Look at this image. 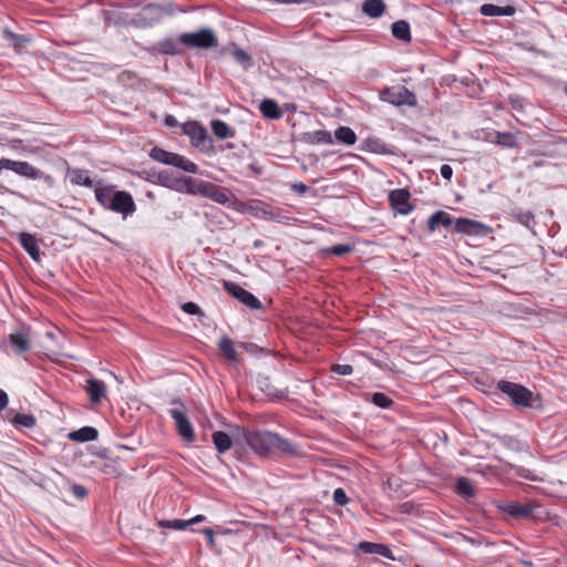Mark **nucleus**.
Listing matches in <instances>:
<instances>
[{"label":"nucleus","mask_w":567,"mask_h":567,"mask_svg":"<svg viewBox=\"0 0 567 567\" xmlns=\"http://www.w3.org/2000/svg\"><path fill=\"white\" fill-rule=\"evenodd\" d=\"M96 202L105 209L127 218L136 210L132 195L125 190H115L111 185L96 186Z\"/></svg>","instance_id":"nucleus-1"},{"label":"nucleus","mask_w":567,"mask_h":567,"mask_svg":"<svg viewBox=\"0 0 567 567\" xmlns=\"http://www.w3.org/2000/svg\"><path fill=\"white\" fill-rule=\"evenodd\" d=\"M247 444L259 455H266L272 450L293 453L291 443L270 431H251L245 434Z\"/></svg>","instance_id":"nucleus-2"},{"label":"nucleus","mask_w":567,"mask_h":567,"mask_svg":"<svg viewBox=\"0 0 567 567\" xmlns=\"http://www.w3.org/2000/svg\"><path fill=\"white\" fill-rule=\"evenodd\" d=\"M181 127L183 133L189 137L193 147L203 153H210L214 151V140L199 122L188 121L183 123Z\"/></svg>","instance_id":"nucleus-3"},{"label":"nucleus","mask_w":567,"mask_h":567,"mask_svg":"<svg viewBox=\"0 0 567 567\" xmlns=\"http://www.w3.org/2000/svg\"><path fill=\"white\" fill-rule=\"evenodd\" d=\"M496 389L506 394L513 405L518 408H530L533 392L519 383L501 380L496 384Z\"/></svg>","instance_id":"nucleus-4"},{"label":"nucleus","mask_w":567,"mask_h":567,"mask_svg":"<svg viewBox=\"0 0 567 567\" xmlns=\"http://www.w3.org/2000/svg\"><path fill=\"white\" fill-rule=\"evenodd\" d=\"M179 42L190 49H212L218 41L212 29H200L196 32H185L178 38Z\"/></svg>","instance_id":"nucleus-5"},{"label":"nucleus","mask_w":567,"mask_h":567,"mask_svg":"<svg viewBox=\"0 0 567 567\" xmlns=\"http://www.w3.org/2000/svg\"><path fill=\"white\" fill-rule=\"evenodd\" d=\"M9 171H12L17 175H20V176H23V177H27V178H30L33 181L41 179L49 187H53L55 185V181L51 175L43 173L42 171L35 168L33 165H31L28 162L10 159Z\"/></svg>","instance_id":"nucleus-6"},{"label":"nucleus","mask_w":567,"mask_h":567,"mask_svg":"<svg viewBox=\"0 0 567 567\" xmlns=\"http://www.w3.org/2000/svg\"><path fill=\"white\" fill-rule=\"evenodd\" d=\"M380 99L383 102H388L390 104L401 106V105H409L414 106L416 105V97L413 92H411L405 86H394V87H388L380 93Z\"/></svg>","instance_id":"nucleus-7"},{"label":"nucleus","mask_w":567,"mask_h":567,"mask_svg":"<svg viewBox=\"0 0 567 567\" xmlns=\"http://www.w3.org/2000/svg\"><path fill=\"white\" fill-rule=\"evenodd\" d=\"M9 344L16 355H22L31 349V330L27 326H22L8 337Z\"/></svg>","instance_id":"nucleus-8"},{"label":"nucleus","mask_w":567,"mask_h":567,"mask_svg":"<svg viewBox=\"0 0 567 567\" xmlns=\"http://www.w3.org/2000/svg\"><path fill=\"white\" fill-rule=\"evenodd\" d=\"M225 287L227 291L237 300H239L243 305L248 307L252 310H259L262 308V305L260 300L254 296L248 290L244 289L243 287L231 284V282H225Z\"/></svg>","instance_id":"nucleus-9"},{"label":"nucleus","mask_w":567,"mask_h":567,"mask_svg":"<svg viewBox=\"0 0 567 567\" xmlns=\"http://www.w3.org/2000/svg\"><path fill=\"white\" fill-rule=\"evenodd\" d=\"M409 200L410 192L405 188L393 189L389 194L391 207L401 215H409L413 210Z\"/></svg>","instance_id":"nucleus-10"},{"label":"nucleus","mask_w":567,"mask_h":567,"mask_svg":"<svg viewBox=\"0 0 567 567\" xmlns=\"http://www.w3.org/2000/svg\"><path fill=\"white\" fill-rule=\"evenodd\" d=\"M537 507L538 505L535 502L525 504L509 502L502 506V511L515 518H530L534 516V509Z\"/></svg>","instance_id":"nucleus-11"},{"label":"nucleus","mask_w":567,"mask_h":567,"mask_svg":"<svg viewBox=\"0 0 567 567\" xmlns=\"http://www.w3.org/2000/svg\"><path fill=\"white\" fill-rule=\"evenodd\" d=\"M172 419L175 421L178 434L187 442L194 441V429L186 414L183 411L169 410Z\"/></svg>","instance_id":"nucleus-12"},{"label":"nucleus","mask_w":567,"mask_h":567,"mask_svg":"<svg viewBox=\"0 0 567 567\" xmlns=\"http://www.w3.org/2000/svg\"><path fill=\"white\" fill-rule=\"evenodd\" d=\"M68 177H69L70 182L74 185L94 188L95 194H96V186L104 185L102 182L94 183L90 176V172L86 169L69 168Z\"/></svg>","instance_id":"nucleus-13"},{"label":"nucleus","mask_w":567,"mask_h":567,"mask_svg":"<svg viewBox=\"0 0 567 567\" xmlns=\"http://www.w3.org/2000/svg\"><path fill=\"white\" fill-rule=\"evenodd\" d=\"M248 212L260 219L265 220H280L281 214L279 210L272 209L269 205L264 204L261 202H252L249 205Z\"/></svg>","instance_id":"nucleus-14"},{"label":"nucleus","mask_w":567,"mask_h":567,"mask_svg":"<svg viewBox=\"0 0 567 567\" xmlns=\"http://www.w3.org/2000/svg\"><path fill=\"white\" fill-rule=\"evenodd\" d=\"M203 197L209 198L221 205H229L231 198L230 193L227 189L210 182H207Z\"/></svg>","instance_id":"nucleus-15"},{"label":"nucleus","mask_w":567,"mask_h":567,"mask_svg":"<svg viewBox=\"0 0 567 567\" xmlns=\"http://www.w3.org/2000/svg\"><path fill=\"white\" fill-rule=\"evenodd\" d=\"M177 184L176 189L179 192L203 196L207 182L184 176L177 181Z\"/></svg>","instance_id":"nucleus-16"},{"label":"nucleus","mask_w":567,"mask_h":567,"mask_svg":"<svg viewBox=\"0 0 567 567\" xmlns=\"http://www.w3.org/2000/svg\"><path fill=\"white\" fill-rule=\"evenodd\" d=\"M19 243L22 246V248L28 252V255L34 260L40 261L41 259V251L40 247L38 245L37 238L29 234V233H20L18 235Z\"/></svg>","instance_id":"nucleus-17"},{"label":"nucleus","mask_w":567,"mask_h":567,"mask_svg":"<svg viewBox=\"0 0 567 567\" xmlns=\"http://www.w3.org/2000/svg\"><path fill=\"white\" fill-rule=\"evenodd\" d=\"M481 14L485 17H512L516 9L513 6L499 7L492 3H485L480 8Z\"/></svg>","instance_id":"nucleus-18"},{"label":"nucleus","mask_w":567,"mask_h":567,"mask_svg":"<svg viewBox=\"0 0 567 567\" xmlns=\"http://www.w3.org/2000/svg\"><path fill=\"white\" fill-rule=\"evenodd\" d=\"M484 228L485 226L482 223L468 218H457L455 220V230L457 233L478 235Z\"/></svg>","instance_id":"nucleus-19"},{"label":"nucleus","mask_w":567,"mask_h":567,"mask_svg":"<svg viewBox=\"0 0 567 567\" xmlns=\"http://www.w3.org/2000/svg\"><path fill=\"white\" fill-rule=\"evenodd\" d=\"M85 391L90 395L92 403H99L104 398L106 388L103 381L89 379L86 381Z\"/></svg>","instance_id":"nucleus-20"},{"label":"nucleus","mask_w":567,"mask_h":567,"mask_svg":"<svg viewBox=\"0 0 567 567\" xmlns=\"http://www.w3.org/2000/svg\"><path fill=\"white\" fill-rule=\"evenodd\" d=\"M99 432L93 426H83L76 431L68 434V437L73 442H91L97 439Z\"/></svg>","instance_id":"nucleus-21"},{"label":"nucleus","mask_w":567,"mask_h":567,"mask_svg":"<svg viewBox=\"0 0 567 567\" xmlns=\"http://www.w3.org/2000/svg\"><path fill=\"white\" fill-rule=\"evenodd\" d=\"M308 144H333V136L330 132L318 130L313 132H308L303 134L302 138Z\"/></svg>","instance_id":"nucleus-22"},{"label":"nucleus","mask_w":567,"mask_h":567,"mask_svg":"<svg viewBox=\"0 0 567 567\" xmlns=\"http://www.w3.org/2000/svg\"><path fill=\"white\" fill-rule=\"evenodd\" d=\"M210 128L214 135L219 140L233 138L236 135L235 128L230 127L221 120H213L210 122Z\"/></svg>","instance_id":"nucleus-23"},{"label":"nucleus","mask_w":567,"mask_h":567,"mask_svg":"<svg viewBox=\"0 0 567 567\" xmlns=\"http://www.w3.org/2000/svg\"><path fill=\"white\" fill-rule=\"evenodd\" d=\"M385 11L383 0H364L362 3V12L370 18H380Z\"/></svg>","instance_id":"nucleus-24"},{"label":"nucleus","mask_w":567,"mask_h":567,"mask_svg":"<svg viewBox=\"0 0 567 567\" xmlns=\"http://www.w3.org/2000/svg\"><path fill=\"white\" fill-rule=\"evenodd\" d=\"M259 110L266 118L279 120L282 116L278 104L271 99H265L261 101Z\"/></svg>","instance_id":"nucleus-25"},{"label":"nucleus","mask_w":567,"mask_h":567,"mask_svg":"<svg viewBox=\"0 0 567 567\" xmlns=\"http://www.w3.org/2000/svg\"><path fill=\"white\" fill-rule=\"evenodd\" d=\"M359 550H361L364 554H375L383 557H390L391 550L388 546L383 544L378 543H371V542H361L358 545Z\"/></svg>","instance_id":"nucleus-26"},{"label":"nucleus","mask_w":567,"mask_h":567,"mask_svg":"<svg viewBox=\"0 0 567 567\" xmlns=\"http://www.w3.org/2000/svg\"><path fill=\"white\" fill-rule=\"evenodd\" d=\"M392 35L401 41L408 42L411 40L410 24L405 20H398L391 25Z\"/></svg>","instance_id":"nucleus-27"},{"label":"nucleus","mask_w":567,"mask_h":567,"mask_svg":"<svg viewBox=\"0 0 567 567\" xmlns=\"http://www.w3.org/2000/svg\"><path fill=\"white\" fill-rule=\"evenodd\" d=\"M213 443L219 454H224L233 446V440L230 436L223 431H216L213 434Z\"/></svg>","instance_id":"nucleus-28"},{"label":"nucleus","mask_w":567,"mask_h":567,"mask_svg":"<svg viewBox=\"0 0 567 567\" xmlns=\"http://www.w3.org/2000/svg\"><path fill=\"white\" fill-rule=\"evenodd\" d=\"M218 349L228 362H235L237 360V351L230 338L223 337L218 343Z\"/></svg>","instance_id":"nucleus-29"},{"label":"nucleus","mask_w":567,"mask_h":567,"mask_svg":"<svg viewBox=\"0 0 567 567\" xmlns=\"http://www.w3.org/2000/svg\"><path fill=\"white\" fill-rule=\"evenodd\" d=\"M452 224V217L447 213L439 210L430 217L427 221V227L431 231H434L439 225L450 227Z\"/></svg>","instance_id":"nucleus-30"},{"label":"nucleus","mask_w":567,"mask_h":567,"mask_svg":"<svg viewBox=\"0 0 567 567\" xmlns=\"http://www.w3.org/2000/svg\"><path fill=\"white\" fill-rule=\"evenodd\" d=\"M176 153L167 152L158 146L150 151V157L158 163L173 166Z\"/></svg>","instance_id":"nucleus-31"},{"label":"nucleus","mask_w":567,"mask_h":567,"mask_svg":"<svg viewBox=\"0 0 567 567\" xmlns=\"http://www.w3.org/2000/svg\"><path fill=\"white\" fill-rule=\"evenodd\" d=\"M334 137L338 142L344 145H353L357 142V134L349 126H340L334 132Z\"/></svg>","instance_id":"nucleus-32"},{"label":"nucleus","mask_w":567,"mask_h":567,"mask_svg":"<svg viewBox=\"0 0 567 567\" xmlns=\"http://www.w3.org/2000/svg\"><path fill=\"white\" fill-rule=\"evenodd\" d=\"M365 150L375 154H389L388 145L379 137H369L364 141Z\"/></svg>","instance_id":"nucleus-33"},{"label":"nucleus","mask_w":567,"mask_h":567,"mask_svg":"<svg viewBox=\"0 0 567 567\" xmlns=\"http://www.w3.org/2000/svg\"><path fill=\"white\" fill-rule=\"evenodd\" d=\"M173 166L190 174H197L199 172V167L197 164L179 154H176Z\"/></svg>","instance_id":"nucleus-34"},{"label":"nucleus","mask_w":567,"mask_h":567,"mask_svg":"<svg viewBox=\"0 0 567 567\" xmlns=\"http://www.w3.org/2000/svg\"><path fill=\"white\" fill-rule=\"evenodd\" d=\"M493 142L507 148H514L517 145L515 136L507 132H495V140Z\"/></svg>","instance_id":"nucleus-35"},{"label":"nucleus","mask_w":567,"mask_h":567,"mask_svg":"<svg viewBox=\"0 0 567 567\" xmlns=\"http://www.w3.org/2000/svg\"><path fill=\"white\" fill-rule=\"evenodd\" d=\"M456 491L460 495L465 497H473L475 495L474 486L466 477H460L456 482Z\"/></svg>","instance_id":"nucleus-36"},{"label":"nucleus","mask_w":567,"mask_h":567,"mask_svg":"<svg viewBox=\"0 0 567 567\" xmlns=\"http://www.w3.org/2000/svg\"><path fill=\"white\" fill-rule=\"evenodd\" d=\"M514 219L528 229H532L535 225V217L529 210H519L515 213Z\"/></svg>","instance_id":"nucleus-37"},{"label":"nucleus","mask_w":567,"mask_h":567,"mask_svg":"<svg viewBox=\"0 0 567 567\" xmlns=\"http://www.w3.org/2000/svg\"><path fill=\"white\" fill-rule=\"evenodd\" d=\"M231 55L245 69L251 66L252 64L251 56L240 48H235L231 52Z\"/></svg>","instance_id":"nucleus-38"},{"label":"nucleus","mask_w":567,"mask_h":567,"mask_svg":"<svg viewBox=\"0 0 567 567\" xmlns=\"http://www.w3.org/2000/svg\"><path fill=\"white\" fill-rule=\"evenodd\" d=\"M370 401L381 409H389L393 404L392 399L382 392L373 393Z\"/></svg>","instance_id":"nucleus-39"},{"label":"nucleus","mask_w":567,"mask_h":567,"mask_svg":"<svg viewBox=\"0 0 567 567\" xmlns=\"http://www.w3.org/2000/svg\"><path fill=\"white\" fill-rule=\"evenodd\" d=\"M11 422L27 429H32L35 425V417L32 414L17 413Z\"/></svg>","instance_id":"nucleus-40"},{"label":"nucleus","mask_w":567,"mask_h":567,"mask_svg":"<svg viewBox=\"0 0 567 567\" xmlns=\"http://www.w3.org/2000/svg\"><path fill=\"white\" fill-rule=\"evenodd\" d=\"M161 528L183 530L187 528L186 519H162L157 522Z\"/></svg>","instance_id":"nucleus-41"},{"label":"nucleus","mask_w":567,"mask_h":567,"mask_svg":"<svg viewBox=\"0 0 567 567\" xmlns=\"http://www.w3.org/2000/svg\"><path fill=\"white\" fill-rule=\"evenodd\" d=\"M352 250V247L348 244L333 245L327 249L328 252L336 256H343Z\"/></svg>","instance_id":"nucleus-42"},{"label":"nucleus","mask_w":567,"mask_h":567,"mask_svg":"<svg viewBox=\"0 0 567 567\" xmlns=\"http://www.w3.org/2000/svg\"><path fill=\"white\" fill-rule=\"evenodd\" d=\"M182 310L188 315H195V316H200L203 317L204 316V312L203 310L200 309V307L193 302V301H188V302H185L182 305Z\"/></svg>","instance_id":"nucleus-43"},{"label":"nucleus","mask_w":567,"mask_h":567,"mask_svg":"<svg viewBox=\"0 0 567 567\" xmlns=\"http://www.w3.org/2000/svg\"><path fill=\"white\" fill-rule=\"evenodd\" d=\"M331 371L339 375H350L353 372V367L350 364L336 363L331 367Z\"/></svg>","instance_id":"nucleus-44"},{"label":"nucleus","mask_w":567,"mask_h":567,"mask_svg":"<svg viewBox=\"0 0 567 567\" xmlns=\"http://www.w3.org/2000/svg\"><path fill=\"white\" fill-rule=\"evenodd\" d=\"M333 501L337 505L343 506L349 502V498L342 488H337L333 492Z\"/></svg>","instance_id":"nucleus-45"},{"label":"nucleus","mask_w":567,"mask_h":567,"mask_svg":"<svg viewBox=\"0 0 567 567\" xmlns=\"http://www.w3.org/2000/svg\"><path fill=\"white\" fill-rule=\"evenodd\" d=\"M72 492H73V495L75 497H78V498H83L87 494L86 488L83 485H80V484H74L72 486Z\"/></svg>","instance_id":"nucleus-46"},{"label":"nucleus","mask_w":567,"mask_h":567,"mask_svg":"<svg viewBox=\"0 0 567 567\" xmlns=\"http://www.w3.org/2000/svg\"><path fill=\"white\" fill-rule=\"evenodd\" d=\"M440 173L444 179L451 181L453 176V168L450 165L444 164L441 166Z\"/></svg>","instance_id":"nucleus-47"},{"label":"nucleus","mask_w":567,"mask_h":567,"mask_svg":"<svg viewBox=\"0 0 567 567\" xmlns=\"http://www.w3.org/2000/svg\"><path fill=\"white\" fill-rule=\"evenodd\" d=\"M164 124L168 127H175L178 125V122L174 115H166L164 118Z\"/></svg>","instance_id":"nucleus-48"},{"label":"nucleus","mask_w":567,"mask_h":567,"mask_svg":"<svg viewBox=\"0 0 567 567\" xmlns=\"http://www.w3.org/2000/svg\"><path fill=\"white\" fill-rule=\"evenodd\" d=\"M8 394L0 389V411H2L8 405Z\"/></svg>","instance_id":"nucleus-49"},{"label":"nucleus","mask_w":567,"mask_h":567,"mask_svg":"<svg viewBox=\"0 0 567 567\" xmlns=\"http://www.w3.org/2000/svg\"><path fill=\"white\" fill-rule=\"evenodd\" d=\"M206 519V517L204 515H196L194 516L193 518L190 519H186V523H187V527L190 526V525H194V524H198V523H202Z\"/></svg>","instance_id":"nucleus-50"},{"label":"nucleus","mask_w":567,"mask_h":567,"mask_svg":"<svg viewBox=\"0 0 567 567\" xmlns=\"http://www.w3.org/2000/svg\"><path fill=\"white\" fill-rule=\"evenodd\" d=\"M202 533L207 537V540L210 545H214L215 543V538H214V533L210 528H205L202 530Z\"/></svg>","instance_id":"nucleus-51"},{"label":"nucleus","mask_w":567,"mask_h":567,"mask_svg":"<svg viewBox=\"0 0 567 567\" xmlns=\"http://www.w3.org/2000/svg\"><path fill=\"white\" fill-rule=\"evenodd\" d=\"M292 189L299 194H305L308 190V186L302 183L293 184Z\"/></svg>","instance_id":"nucleus-52"},{"label":"nucleus","mask_w":567,"mask_h":567,"mask_svg":"<svg viewBox=\"0 0 567 567\" xmlns=\"http://www.w3.org/2000/svg\"><path fill=\"white\" fill-rule=\"evenodd\" d=\"M9 158H0V171L2 169H9Z\"/></svg>","instance_id":"nucleus-53"},{"label":"nucleus","mask_w":567,"mask_h":567,"mask_svg":"<svg viewBox=\"0 0 567 567\" xmlns=\"http://www.w3.org/2000/svg\"><path fill=\"white\" fill-rule=\"evenodd\" d=\"M524 472H526V473H522L520 476H523L529 481H537V477L534 474H532L528 470H525Z\"/></svg>","instance_id":"nucleus-54"},{"label":"nucleus","mask_w":567,"mask_h":567,"mask_svg":"<svg viewBox=\"0 0 567 567\" xmlns=\"http://www.w3.org/2000/svg\"><path fill=\"white\" fill-rule=\"evenodd\" d=\"M45 336H47V338H49V339H51V340H54V339H55V333H54V332H52V331H48V332L45 333Z\"/></svg>","instance_id":"nucleus-55"},{"label":"nucleus","mask_w":567,"mask_h":567,"mask_svg":"<svg viewBox=\"0 0 567 567\" xmlns=\"http://www.w3.org/2000/svg\"><path fill=\"white\" fill-rule=\"evenodd\" d=\"M235 145L233 143H227L221 150H233Z\"/></svg>","instance_id":"nucleus-56"},{"label":"nucleus","mask_w":567,"mask_h":567,"mask_svg":"<svg viewBox=\"0 0 567 567\" xmlns=\"http://www.w3.org/2000/svg\"><path fill=\"white\" fill-rule=\"evenodd\" d=\"M145 9H146V10H152V11H153V10L158 9V7H157L156 4H148Z\"/></svg>","instance_id":"nucleus-57"},{"label":"nucleus","mask_w":567,"mask_h":567,"mask_svg":"<svg viewBox=\"0 0 567 567\" xmlns=\"http://www.w3.org/2000/svg\"><path fill=\"white\" fill-rule=\"evenodd\" d=\"M565 93H566V95H567V85L565 86Z\"/></svg>","instance_id":"nucleus-58"}]
</instances>
